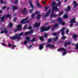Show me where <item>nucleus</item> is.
<instances>
[{
  "mask_svg": "<svg viewBox=\"0 0 78 78\" xmlns=\"http://www.w3.org/2000/svg\"><path fill=\"white\" fill-rule=\"evenodd\" d=\"M35 16V14H32L31 18L30 19V20H31L32 19H34V17Z\"/></svg>",
  "mask_w": 78,
  "mask_h": 78,
  "instance_id": "obj_19",
  "label": "nucleus"
},
{
  "mask_svg": "<svg viewBox=\"0 0 78 78\" xmlns=\"http://www.w3.org/2000/svg\"><path fill=\"white\" fill-rule=\"evenodd\" d=\"M50 29V26L48 27V28H47L46 27H44L43 26H42L41 27V32L43 33L44 31H48V30H49Z\"/></svg>",
  "mask_w": 78,
  "mask_h": 78,
  "instance_id": "obj_1",
  "label": "nucleus"
},
{
  "mask_svg": "<svg viewBox=\"0 0 78 78\" xmlns=\"http://www.w3.org/2000/svg\"><path fill=\"white\" fill-rule=\"evenodd\" d=\"M11 15H10L9 14H8L7 16L5 15L3 16L1 18V20L2 21V22H6V19L7 17H9Z\"/></svg>",
  "mask_w": 78,
  "mask_h": 78,
  "instance_id": "obj_3",
  "label": "nucleus"
},
{
  "mask_svg": "<svg viewBox=\"0 0 78 78\" xmlns=\"http://www.w3.org/2000/svg\"><path fill=\"white\" fill-rule=\"evenodd\" d=\"M6 8V6H4L3 7V8H2V9H3V10H4V9H5V8Z\"/></svg>",
  "mask_w": 78,
  "mask_h": 78,
  "instance_id": "obj_49",
  "label": "nucleus"
},
{
  "mask_svg": "<svg viewBox=\"0 0 78 78\" xmlns=\"http://www.w3.org/2000/svg\"><path fill=\"white\" fill-rule=\"evenodd\" d=\"M48 8H49L48 7H45V9H48Z\"/></svg>",
  "mask_w": 78,
  "mask_h": 78,
  "instance_id": "obj_61",
  "label": "nucleus"
},
{
  "mask_svg": "<svg viewBox=\"0 0 78 78\" xmlns=\"http://www.w3.org/2000/svg\"><path fill=\"white\" fill-rule=\"evenodd\" d=\"M66 51V49L64 48H61L60 49H58V51Z\"/></svg>",
  "mask_w": 78,
  "mask_h": 78,
  "instance_id": "obj_15",
  "label": "nucleus"
},
{
  "mask_svg": "<svg viewBox=\"0 0 78 78\" xmlns=\"http://www.w3.org/2000/svg\"><path fill=\"white\" fill-rule=\"evenodd\" d=\"M43 48H44V46L43 45H40L39 47V49L40 50H41L43 49Z\"/></svg>",
  "mask_w": 78,
  "mask_h": 78,
  "instance_id": "obj_20",
  "label": "nucleus"
},
{
  "mask_svg": "<svg viewBox=\"0 0 78 78\" xmlns=\"http://www.w3.org/2000/svg\"><path fill=\"white\" fill-rule=\"evenodd\" d=\"M70 27H73V25L72 24H70Z\"/></svg>",
  "mask_w": 78,
  "mask_h": 78,
  "instance_id": "obj_58",
  "label": "nucleus"
},
{
  "mask_svg": "<svg viewBox=\"0 0 78 78\" xmlns=\"http://www.w3.org/2000/svg\"><path fill=\"white\" fill-rule=\"evenodd\" d=\"M18 34H16L15 35V36H13L12 37H10V38L11 39H13V40H15L16 39H20V37H18Z\"/></svg>",
  "mask_w": 78,
  "mask_h": 78,
  "instance_id": "obj_4",
  "label": "nucleus"
},
{
  "mask_svg": "<svg viewBox=\"0 0 78 78\" xmlns=\"http://www.w3.org/2000/svg\"><path fill=\"white\" fill-rule=\"evenodd\" d=\"M62 14H63V12H60L59 15V16H62Z\"/></svg>",
  "mask_w": 78,
  "mask_h": 78,
  "instance_id": "obj_40",
  "label": "nucleus"
},
{
  "mask_svg": "<svg viewBox=\"0 0 78 78\" xmlns=\"http://www.w3.org/2000/svg\"><path fill=\"white\" fill-rule=\"evenodd\" d=\"M66 29V27H63L62 29L61 30V32H62V36H64V30Z\"/></svg>",
  "mask_w": 78,
  "mask_h": 78,
  "instance_id": "obj_8",
  "label": "nucleus"
},
{
  "mask_svg": "<svg viewBox=\"0 0 78 78\" xmlns=\"http://www.w3.org/2000/svg\"><path fill=\"white\" fill-rule=\"evenodd\" d=\"M28 41H25L24 43H23V44H24V45H26V44H27V43H28Z\"/></svg>",
  "mask_w": 78,
  "mask_h": 78,
  "instance_id": "obj_35",
  "label": "nucleus"
},
{
  "mask_svg": "<svg viewBox=\"0 0 78 78\" xmlns=\"http://www.w3.org/2000/svg\"><path fill=\"white\" fill-rule=\"evenodd\" d=\"M53 12H54V10H52V12L51 14V15H50V17H52L53 16L54 17H56L57 16H58V15H53Z\"/></svg>",
  "mask_w": 78,
  "mask_h": 78,
  "instance_id": "obj_9",
  "label": "nucleus"
},
{
  "mask_svg": "<svg viewBox=\"0 0 78 78\" xmlns=\"http://www.w3.org/2000/svg\"><path fill=\"white\" fill-rule=\"evenodd\" d=\"M37 3V7H41V5H39V4Z\"/></svg>",
  "mask_w": 78,
  "mask_h": 78,
  "instance_id": "obj_41",
  "label": "nucleus"
},
{
  "mask_svg": "<svg viewBox=\"0 0 78 78\" xmlns=\"http://www.w3.org/2000/svg\"><path fill=\"white\" fill-rule=\"evenodd\" d=\"M3 11L2 10H0V13H2V12Z\"/></svg>",
  "mask_w": 78,
  "mask_h": 78,
  "instance_id": "obj_62",
  "label": "nucleus"
},
{
  "mask_svg": "<svg viewBox=\"0 0 78 78\" xmlns=\"http://www.w3.org/2000/svg\"><path fill=\"white\" fill-rule=\"evenodd\" d=\"M1 44L2 45H4V46H5V47H6V44H5L3 43H2Z\"/></svg>",
  "mask_w": 78,
  "mask_h": 78,
  "instance_id": "obj_46",
  "label": "nucleus"
},
{
  "mask_svg": "<svg viewBox=\"0 0 78 78\" xmlns=\"http://www.w3.org/2000/svg\"><path fill=\"white\" fill-rule=\"evenodd\" d=\"M35 38H33L31 42H34V41H35Z\"/></svg>",
  "mask_w": 78,
  "mask_h": 78,
  "instance_id": "obj_45",
  "label": "nucleus"
},
{
  "mask_svg": "<svg viewBox=\"0 0 78 78\" xmlns=\"http://www.w3.org/2000/svg\"><path fill=\"white\" fill-rule=\"evenodd\" d=\"M70 9V6H68V9H66V10L68 11H69Z\"/></svg>",
  "mask_w": 78,
  "mask_h": 78,
  "instance_id": "obj_30",
  "label": "nucleus"
},
{
  "mask_svg": "<svg viewBox=\"0 0 78 78\" xmlns=\"http://www.w3.org/2000/svg\"><path fill=\"white\" fill-rule=\"evenodd\" d=\"M13 47L11 48H12V49H14V48L15 47H16V46L15 45H13Z\"/></svg>",
  "mask_w": 78,
  "mask_h": 78,
  "instance_id": "obj_48",
  "label": "nucleus"
},
{
  "mask_svg": "<svg viewBox=\"0 0 78 78\" xmlns=\"http://www.w3.org/2000/svg\"><path fill=\"white\" fill-rule=\"evenodd\" d=\"M28 16L27 18H26L25 19H23L22 20L21 22V23H26L27 22H29V20L27 21L26 22H25V20H27L28 19Z\"/></svg>",
  "mask_w": 78,
  "mask_h": 78,
  "instance_id": "obj_7",
  "label": "nucleus"
},
{
  "mask_svg": "<svg viewBox=\"0 0 78 78\" xmlns=\"http://www.w3.org/2000/svg\"><path fill=\"white\" fill-rule=\"evenodd\" d=\"M55 37H56L55 38V37H54L53 38L54 40L55 41H57L58 40V36L55 35Z\"/></svg>",
  "mask_w": 78,
  "mask_h": 78,
  "instance_id": "obj_22",
  "label": "nucleus"
},
{
  "mask_svg": "<svg viewBox=\"0 0 78 78\" xmlns=\"http://www.w3.org/2000/svg\"><path fill=\"white\" fill-rule=\"evenodd\" d=\"M30 39V38L29 37H26V40H27V41H28V42H29Z\"/></svg>",
  "mask_w": 78,
  "mask_h": 78,
  "instance_id": "obj_25",
  "label": "nucleus"
},
{
  "mask_svg": "<svg viewBox=\"0 0 78 78\" xmlns=\"http://www.w3.org/2000/svg\"><path fill=\"white\" fill-rule=\"evenodd\" d=\"M14 32H17V29H15L14 30Z\"/></svg>",
  "mask_w": 78,
  "mask_h": 78,
  "instance_id": "obj_53",
  "label": "nucleus"
},
{
  "mask_svg": "<svg viewBox=\"0 0 78 78\" xmlns=\"http://www.w3.org/2000/svg\"><path fill=\"white\" fill-rule=\"evenodd\" d=\"M70 42H69L68 43H65V47H67V45H69V44H70Z\"/></svg>",
  "mask_w": 78,
  "mask_h": 78,
  "instance_id": "obj_26",
  "label": "nucleus"
},
{
  "mask_svg": "<svg viewBox=\"0 0 78 78\" xmlns=\"http://www.w3.org/2000/svg\"><path fill=\"white\" fill-rule=\"evenodd\" d=\"M75 19H76V18H73V19L71 20L70 23H75V22H76L75 21Z\"/></svg>",
  "mask_w": 78,
  "mask_h": 78,
  "instance_id": "obj_12",
  "label": "nucleus"
},
{
  "mask_svg": "<svg viewBox=\"0 0 78 78\" xmlns=\"http://www.w3.org/2000/svg\"><path fill=\"white\" fill-rule=\"evenodd\" d=\"M32 1L31 0L29 1V3L30 4V5L31 7V8H32V9H33L34 8V6H33V5L31 3V2Z\"/></svg>",
  "mask_w": 78,
  "mask_h": 78,
  "instance_id": "obj_17",
  "label": "nucleus"
},
{
  "mask_svg": "<svg viewBox=\"0 0 78 78\" xmlns=\"http://www.w3.org/2000/svg\"><path fill=\"white\" fill-rule=\"evenodd\" d=\"M67 1V0H65V1H64L65 3H66Z\"/></svg>",
  "mask_w": 78,
  "mask_h": 78,
  "instance_id": "obj_63",
  "label": "nucleus"
},
{
  "mask_svg": "<svg viewBox=\"0 0 78 78\" xmlns=\"http://www.w3.org/2000/svg\"><path fill=\"white\" fill-rule=\"evenodd\" d=\"M33 47V45H30V46H29L28 47V49H30V48H31V47Z\"/></svg>",
  "mask_w": 78,
  "mask_h": 78,
  "instance_id": "obj_44",
  "label": "nucleus"
},
{
  "mask_svg": "<svg viewBox=\"0 0 78 78\" xmlns=\"http://www.w3.org/2000/svg\"><path fill=\"white\" fill-rule=\"evenodd\" d=\"M23 32H21L19 34H18V36H21L23 35Z\"/></svg>",
  "mask_w": 78,
  "mask_h": 78,
  "instance_id": "obj_27",
  "label": "nucleus"
},
{
  "mask_svg": "<svg viewBox=\"0 0 78 78\" xmlns=\"http://www.w3.org/2000/svg\"><path fill=\"white\" fill-rule=\"evenodd\" d=\"M51 41H52L51 38H50L48 40V42L49 43L50 42H51Z\"/></svg>",
  "mask_w": 78,
  "mask_h": 78,
  "instance_id": "obj_32",
  "label": "nucleus"
},
{
  "mask_svg": "<svg viewBox=\"0 0 78 78\" xmlns=\"http://www.w3.org/2000/svg\"><path fill=\"white\" fill-rule=\"evenodd\" d=\"M40 39L41 41H44V37H41L40 38Z\"/></svg>",
  "mask_w": 78,
  "mask_h": 78,
  "instance_id": "obj_29",
  "label": "nucleus"
},
{
  "mask_svg": "<svg viewBox=\"0 0 78 78\" xmlns=\"http://www.w3.org/2000/svg\"><path fill=\"white\" fill-rule=\"evenodd\" d=\"M0 2L1 3L3 4L4 3V2H3V1L2 0H0Z\"/></svg>",
  "mask_w": 78,
  "mask_h": 78,
  "instance_id": "obj_54",
  "label": "nucleus"
},
{
  "mask_svg": "<svg viewBox=\"0 0 78 78\" xmlns=\"http://www.w3.org/2000/svg\"><path fill=\"white\" fill-rule=\"evenodd\" d=\"M8 46L9 47H11L12 45H11V44H8Z\"/></svg>",
  "mask_w": 78,
  "mask_h": 78,
  "instance_id": "obj_59",
  "label": "nucleus"
},
{
  "mask_svg": "<svg viewBox=\"0 0 78 78\" xmlns=\"http://www.w3.org/2000/svg\"><path fill=\"white\" fill-rule=\"evenodd\" d=\"M66 37L65 36H63L61 37V39H66Z\"/></svg>",
  "mask_w": 78,
  "mask_h": 78,
  "instance_id": "obj_36",
  "label": "nucleus"
},
{
  "mask_svg": "<svg viewBox=\"0 0 78 78\" xmlns=\"http://www.w3.org/2000/svg\"><path fill=\"white\" fill-rule=\"evenodd\" d=\"M9 25L11 28H12V23H9Z\"/></svg>",
  "mask_w": 78,
  "mask_h": 78,
  "instance_id": "obj_31",
  "label": "nucleus"
},
{
  "mask_svg": "<svg viewBox=\"0 0 78 78\" xmlns=\"http://www.w3.org/2000/svg\"><path fill=\"white\" fill-rule=\"evenodd\" d=\"M59 27V25H58V24H56L55 25H54V27Z\"/></svg>",
  "mask_w": 78,
  "mask_h": 78,
  "instance_id": "obj_34",
  "label": "nucleus"
},
{
  "mask_svg": "<svg viewBox=\"0 0 78 78\" xmlns=\"http://www.w3.org/2000/svg\"><path fill=\"white\" fill-rule=\"evenodd\" d=\"M67 52H65L64 53H63L62 54V56H64V55H66V54H67Z\"/></svg>",
  "mask_w": 78,
  "mask_h": 78,
  "instance_id": "obj_38",
  "label": "nucleus"
},
{
  "mask_svg": "<svg viewBox=\"0 0 78 78\" xmlns=\"http://www.w3.org/2000/svg\"><path fill=\"white\" fill-rule=\"evenodd\" d=\"M27 9L25 8L24 9V10L22 9H21V12H20V13H21V14H26L27 13Z\"/></svg>",
  "mask_w": 78,
  "mask_h": 78,
  "instance_id": "obj_6",
  "label": "nucleus"
},
{
  "mask_svg": "<svg viewBox=\"0 0 78 78\" xmlns=\"http://www.w3.org/2000/svg\"><path fill=\"white\" fill-rule=\"evenodd\" d=\"M14 16H16V14L15 13V14L14 15Z\"/></svg>",
  "mask_w": 78,
  "mask_h": 78,
  "instance_id": "obj_64",
  "label": "nucleus"
},
{
  "mask_svg": "<svg viewBox=\"0 0 78 78\" xmlns=\"http://www.w3.org/2000/svg\"><path fill=\"white\" fill-rule=\"evenodd\" d=\"M52 34L53 35H57V34H58V33H53Z\"/></svg>",
  "mask_w": 78,
  "mask_h": 78,
  "instance_id": "obj_39",
  "label": "nucleus"
},
{
  "mask_svg": "<svg viewBox=\"0 0 78 78\" xmlns=\"http://www.w3.org/2000/svg\"><path fill=\"white\" fill-rule=\"evenodd\" d=\"M56 2H53L52 3V6L53 7V9H52V11H53V10H55V11H59V9L57 8L58 6V5H56L54 7V6L56 5Z\"/></svg>",
  "mask_w": 78,
  "mask_h": 78,
  "instance_id": "obj_2",
  "label": "nucleus"
},
{
  "mask_svg": "<svg viewBox=\"0 0 78 78\" xmlns=\"http://www.w3.org/2000/svg\"><path fill=\"white\" fill-rule=\"evenodd\" d=\"M16 20H17V19H16V18H14L13 21H14V22H16Z\"/></svg>",
  "mask_w": 78,
  "mask_h": 78,
  "instance_id": "obj_57",
  "label": "nucleus"
},
{
  "mask_svg": "<svg viewBox=\"0 0 78 78\" xmlns=\"http://www.w3.org/2000/svg\"><path fill=\"white\" fill-rule=\"evenodd\" d=\"M58 23L59 24H60V25H64L66 24V23H65L63 22L62 21V20L60 18H59L58 19Z\"/></svg>",
  "mask_w": 78,
  "mask_h": 78,
  "instance_id": "obj_5",
  "label": "nucleus"
},
{
  "mask_svg": "<svg viewBox=\"0 0 78 78\" xmlns=\"http://www.w3.org/2000/svg\"><path fill=\"white\" fill-rule=\"evenodd\" d=\"M12 7H13L12 9L13 11H14V10L16 9H18V7H16L14 6H12Z\"/></svg>",
  "mask_w": 78,
  "mask_h": 78,
  "instance_id": "obj_18",
  "label": "nucleus"
},
{
  "mask_svg": "<svg viewBox=\"0 0 78 78\" xmlns=\"http://www.w3.org/2000/svg\"><path fill=\"white\" fill-rule=\"evenodd\" d=\"M32 27H28V30H32Z\"/></svg>",
  "mask_w": 78,
  "mask_h": 78,
  "instance_id": "obj_47",
  "label": "nucleus"
},
{
  "mask_svg": "<svg viewBox=\"0 0 78 78\" xmlns=\"http://www.w3.org/2000/svg\"><path fill=\"white\" fill-rule=\"evenodd\" d=\"M73 38H77L78 37V36L76 35V34H74L73 35Z\"/></svg>",
  "mask_w": 78,
  "mask_h": 78,
  "instance_id": "obj_28",
  "label": "nucleus"
},
{
  "mask_svg": "<svg viewBox=\"0 0 78 78\" xmlns=\"http://www.w3.org/2000/svg\"><path fill=\"white\" fill-rule=\"evenodd\" d=\"M41 25V23H39V24H38L37 23H36L35 25L34 26V27H39Z\"/></svg>",
  "mask_w": 78,
  "mask_h": 78,
  "instance_id": "obj_11",
  "label": "nucleus"
},
{
  "mask_svg": "<svg viewBox=\"0 0 78 78\" xmlns=\"http://www.w3.org/2000/svg\"><path fill=\"white\" fill-rule=\"evenodd\" d=\"M4 30L5 33H8V31H7V30H6V28H4Z\"/></svg>",
  "mask_w": 78,
  "mask_h": 78,
  "instance_id": "obj_37",
  "label": "nucleus"
},
{
  "mask_svg": "<svg viewBox=\"0 0 78 78\" xmlns=\"http://www.w3.org/2000/svg\"><path fill=\"white\" fill-rule=\"evenodd\" d=\"M66 33H67V34H68V33H69V29L66 30Z\"/></svg>",
  "mask_w": 78,
  "mask_h": 78,
  "instance_id": "obj_51",
  "label": "nucleus"
},
{
  "mask_svg": "<svg viewBox=\"0 0 78 78\" xmlns=\"http://www.w3.org/2000/svg\"><path fill=\"white\" fill-rule=\"evenodd\" d=\"M46 48H48V47H52V48H54L55 47V46L52 45L50 44H48L46 46Z\"/></svg>",
  "mask_w": 78,
  "mask_h": 78,
  "instance_id": "obj_10",
  "label": "nucleus"
},
{
  "mask_svg": "<svg viewBox=\"0 0 78 78\" xmlns=\"http://www.w3.org/2000/svg\"><path fill=\"white\" fill-rule=\"evenodd\" d=\"M17 2H18V0H16L15 2V4H17Z\"/></svg>",
  "mask_w": 78,
  "mask_h": 78,
  "instance_id": "obj_50",
  "label": "nucleus"
},
{
  "mask_svg": "<svg viewBox=\"0 0 78 78\" xmlns=\"http://www.w3.org/2000/svg\"><path fill=\"white\" fill-rule=\"evenodd\" d=\"M58 5L59 6H60V5H61V2H59Z\"/></svg>",
  "mask_w": 78,
  "mask_h": 78,
  "instance_id": "obj_55",
  "label": "nucleus"
},
{
  "mask_svg": "<svg viewBox=\"0 0 78 78\" xmlns=\"http://www.w3.org/2000/svg\"><path fill=\"white\" fill-rule=\"evenodd\" d=\"M33 33V30H31L29 32H26L24 34V35H27V34H28L29 33H30V34H32Z\"/></svg>",
  "mask_w": 78,
  "mask_h": 78,
  "instance_id": "obj_13",
  "label": "nucleus"
},
{
  "mask_svg": "<svg viewBox=\"0 0 78 78\" xmlns=\"http://www.w3.org/2000/svg\"><path fill=\"white\" fill-rule=\"evenodd\" d=\"M40 13V12H39L38 11H37L36 12H35V14H39V13Z\"/></svg>",
  "mask_w": 78,
  "mask_h": 78,
  "instance_id": "obj_43",
  "label": "nucleus"
},
{
  "mask_svg": "<svg viewBox=\"0 0 78 78\" xmlns=\"http://www.w3.org/2000/svg\"><path fill=\"white\" fill-rule=\"evenodd\" d=\"M68 15L67 14L64 15L63 16L64 18H65V19H67V18H68Z\"/></svg>",
  "mask_w": 78,
  "mask_h": 78,
  "instance_id": "obj_24",
  "label": "nucleus"
},
{
  "mask_svg": "<svg viewBox=\"0 0 78 78\" xmlns=\"http://www.w3.org/2000/svg\"><path fill=\"white\" fill-rule=\"evenodd\" d=\"M50 10L48 11L47 13V15H46L45 16V17H47L48 16V15H49V14H50Z\"/></svg>",
  "mask_w": 78,
  "mask_h": 78,
  "instance_id": "obj_21",
  "label": "nucleus"
},
{
  "mask_svg": "<svg viewBox=\"0 0 78 78\" xmlns=\"http://www.w3.org/2000/svg\"><path fill=\"white\" fill-rule=\"evenodd\" d=\"M73 5H74L73 7L74 8H76V7H77L78 4L76 3V2H75V1H74L73 2Z\"/></svg>",
  "mask_w": 78,
  "mask_h": 78,
  "instance_id": "obj_14",
  "label": "nucleus"
},
{
  "mask_svg": "<svg viewBox=\"0 0 78 78\" xmlns=\"http://www.w3.org/2000/svg\"><path fill=\"white\" fill-rule=\"evenodd\" d=\"M21 28H22V25H19L17 26V30H20Z\"/></svg>",
  "mask_w": 78,
  "mask_h": 78,
  "instance_id": "obj_16",
  "label": "nucleus"
},
{
  "mask_svg": "<svg viewBox=\"0 0 78 78\" xmlns=\"http://www.w3.org/2000/svg\"><path fill=\"white\" fill-rule=\"evenodd\" d=\"M33 9H30L29 10V12L30 13H31L33 12Z\"/></svg>",
  "mask_w": 78,
  "mask_h": 78,
  "instance_id": "obj_42",
  "label": "nucleus"
},
{
  "mask_svg": "<svg viewBox=\"0 0 78 78\" xmlns=\"http://www.w3.org/2000/svg\"><path fill=\"white\" fill-rule=\"evenodd\" d=\"M27 27V25H25V26L24 27V29H26Z\"/></svg>",
  "mask_w": 78,
  "mask_h": 78,
  "instance_id": "obj_56",
  "label": "nucleus"
},
{
  "mask_svg": "<svg viewBox=\"0 0 78 78\" xmlns=\"http://www.w3.org/2000/svg\"><path fill=\"white\" fill-rule=\"evenodd\" d=\"M0 33L1 34H2V33H3V31L2 30L0 32Z\"/></svg>",
  "mask_w": 78,
  "mask_h": 78,
  "instance_id": "obj_60",
  "label": "nucleus"
},
{
  "mask_svg": "<svg viewBox=\"0 0 78 78\" xmlns=\"http://www.w3.org/2000/svg\"><path fill=\"white\" fill-rule=\"evenodd\" d=\"M44 36L45 37L47 38V34L46 33H44Z\"/></svg>",
  "mask_w": 78,
  "mask_h": 78,
  "instance_id": "obj_33",
  "label": "nucleus"
},
{
  "mask_svg": "<svg viewBox=\"0 0 78 78\" xmlns=\"http://www.w3.org/2000/svg\"><path fill=\"white\" fill-rule=\"evenodd\" d=\"M55 27L54 28H52L51 29V31H54V30H55V29H54Z\"/></svg>",
  "mask_w": 78,
  "mask_h": 78,
  "instance_id": "obj_52",
  "label": "nucleus"
},
{
  "mask_svg": "<svg viewBox=\"0 0 78 78\" xmlns=\"http://www.w3.org/2000/svg\"><path fill=\"white\" fill-rule=\"evenodd\" d=\"M41 17V15L40 14H38L37 16V20L39 19Z\"/></svg>",
  "mask_w": 78,
  "mask_h": 78,
  "instance_id": "obj_23",
  "label": "nucleus"
}]
</instances>
